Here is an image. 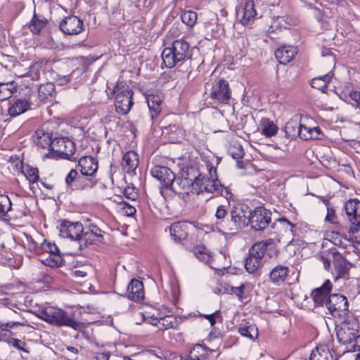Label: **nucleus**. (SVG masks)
Returning a JSON list of instances; mask_svg holds the SVG:
<instances>
[{
    "label": "nucleus",
    "mask_w": 360,
    "mask_h": 360,
    "mask_svg": "<svg viewBox=\"0 0 360 360\" xmlns=\"http://www.w3.org/2000/svg\"><path fill=\"white\" fill-rule=\"evenodd\" d=\"M209 174H198L192 183V190L198 194L203 192L212 193L215 195H221L225 198L228 203L233 200V195L229 187L223 186L217 176V169L212 165L207 166Z\"/></svg>",
    "instance_id": "f257e3e1"
},
{
    "label": "nucleus",
    "mask_w": 360,
    "mask_h": 360,
    "mask_svg": "<svg viewBox=\"0 0 360 360\" xmlns=\"http://www.w3.org/2000/svg\"><path fill=\"white\" fill-rule=\"evenodd\" d=\"M189 44L184 39L175 40L170 46L162 52V58L165 66L172 68L182 63L188 54Z\"/></svg>",
    "instance_id": "f03ea898"
},
{
    "label": "nucleus",
    "mask_w": 360,
    "mask_h": 360,
    "mask_svg": "<svg viewBox=\"0 0 360 360\" xmlns=\"http://www.w3.org/2000/svg\"><path fill=\"white\" fill-rule=\"evenodd\" d=\"M39 317L46 321L57 326H66L75 329L79 326L72 315L68 314L63 310L48 306L39 311Z\"/></svg>",
    "instance_id": "7ed1b4c3"
},
{
    "label": "nucleus",
    "mask_w": 360,
    "mask_h": 360,
    "mask_svg": "<svg viewBox=\"0 0 360 360\" xmlns=\"http://www.w3.org/2000/svg\"><path fill=\"white\" fill-rule=\"evenodd\" d=\"M245 205H237L230 211V217L226 218V224H224V231L229 233H235L250 224V211Z\"/></svg>",
    "instance_id": "20e7f679"
},
{
    "label": "nucleus",
    "mask_w": 360,
    "mask_h": 360,
    "mask_svg": "<svg viewBox=\"0 0 360 360\" xmlns=\"http://www.w3.org/2000/svg\"><path fill=\"white\" fill-rule=\"evenodd\" d=\"M114 94L116 112L122 115H127L134 104L132 90L122 82L115 86Z\"/></svg>",
    "instance_id": "39448f33"
},
{
    "label": "nucleus",
    "mask_w": 360,
    "mask_h": 360,
    "mask_svg": "<svg viewBox=\"0 0 360 360\" xmlns=\"http://www.w3.org/2000/svg\"><path fill=\"white\" fill-rule=\"evenodd\" d=\"M272 243V240H262L255 243L249 250V254L244 259L245 270H258L262 267V259L266 251L267 246Z\"/></svg>",
    "instance_id": "423d86ee"
},
{
    "label": "nucleus",
    "mask_w": 360,
    "mask_h": 360,
    "mask_svg": "<svg viewBox=\"0 0 360 360\" xmlns=\"http://www.w3.org/2000/svg\"><path fill=\"white\" fill-rule=\"evenodd\" d=\"M41 249L46 252L48 256L41 259V262L47 266L51 268L60 267L63 263V259L59 252V249L55 243H52L46 240L41 244Z\"/></svg>",
    "instance_id": "0eeeda50"
},
{
    "label": "nucleus",
    "mask_w": 360,
    "mask_h": 360,
    "mask_svg": "<svg viewBox=\"0 0 360 360\" xmlns=\"http://www.w3.org/2000/svg\"><path fill=\"white\" fill-rule=\"evenodd\" d=\"M337 338L340 344L347 345V349L360 350V335H356L355 330L349 327L340 328L336 332Z\"/></svg>",
    "instance_id": "6e6552de"
},
{
    "label": "nucleus",
    "mask_w": 360,
    "mask_h": 360,
    "mask_svg": "<svg viewBox=\"0 0 360 360\" xmlns=\"http://www.w3.org/2000/svg\"><path fill=\"white\" fill-rule=\"evenodd\" d=\"M326 306L333 316H340L348 310L347 299L342 295L333 294L327 298Z\"/></svg>",
    "instance_id": "1a4fd4ad"
},
{
    "label": "nucleus",
    "mask_w": 360,
    "mask_h": 360,
    "mask_svg": "<svg viewBox=\"0 0 360 360\" xmlns=\"http://www.w3.org/2000/svg\"><path fill=\"white\" fill-rule=\"evenodd\" d=\"M271 212L262 207H257L252 212H250V224L256 230L266 229L271 221Z\"/></svg>",
    "instance_id": "9d476101"
},
{
    "label": "nucleus",
    "mask_w": 360,
    "mask_h": 360,
    "mask_svg": "<svg viewBox=\"0 0 360 360\" xmlns=\"http://www.w3.org/2000/svg\"><path fill=\"white\" fill-rule=\"evenodd\" d=\"M210 98L220 103H228L231 98L228 82L223 79L215 80L212 84Z\"/></svg>",
    "instance_id": "9b49d317"
},
{
    "label": "nucleus",
    "mask_w": 360,
    "mask_h": 360,
    "mask_svg": "<svg viewBox=\"0 0 360 360\" xmlns=\"http://www.w3.org/2000/svg\"><path fill=\"white\" fill-rule=\"evenodd\" d=\"M60 30L65 34L75 35L84 30L83 20L76 15H68L63 18L59 25Z\"/></svg>",
    "instance_id": "f8f14e48"
},
{
    "label": "nucleus",
    "mask_w": 360,
    "mask_h": 360,
    "mask_svg": "<svg viewBox=\"0 0 360 360\" xmlns=\"http://www.w3.org/2000/svg\"><path fill=\"white\" fill-rule=\"evenodd\" d=\"M52 151L57 153L63 158L70 159L75 152V143L67 138H55L53 139Z\"/></svg>",
    "instance_id": "ddd939ff"
},
{
    "label": "nucleus",
    "mask_w": 360,
    "mask_h": 360,
    "mask_svg": "<svg viewBox=\"0 0 360 360\" xmlns=\"http://www.w3.org/2000/svg\"><path fill=\"white\" fill-rule=\"evenodd\" d=\"M83 231L84 228L80 222L64 221L60 224V236L64 238H68L71 240H77L78 243Z\"/></svg>",
    "instance_id": "4468645a"
},
{
    "label": "nucleus",
    "mask_w": 360,
    "mask_h": 360,
    "mask_svg": "<svg viewBox=\"0 0 360 360\" xmlns=\"http://www.w3.org/2000/svg\"><path fill=\"white\" fill-rule=\"evenodd\" d=\"M257 15L255 4L251 0L246 1L244 6L236 11V18L244 26H251Z\"/></svg>",
    "instance_id": "2eb2a0df"
},
{
    "label": "nucleus",
    "mask_w": 360,
    "mask_h": 360,
    "mask_svg": "<svg viewBox=\"0 0 360 360\" xmlns=\"http://www.w3.org/2000/svg\"><path fill=\"white\" fill-rule=\"evenodd\" d=\"M143 318L144 321L156 326L159 330H162L174 328L177 322L176 317L170 315L163 317H156L154 316H146L145 314H143Z\"/></svg>",
    "instance_id": "dca6fc26"
},
{
    "label": "nucleus",
    "mask_w": 360,
    "mask_h": 360,
    "mask_svg": "<svg viewBox=\"0 0 360 360\" xmlns=\"http://www.w3.org/2000/svg\"><path fill=\"white\" fill-rule=\"evenodd\" d=\"M150 174L166 188L175 179L174 173L167 167L156 165L151 169Z\"/></svg>",
    "instance_id": "f3484780"
},
{
    "label": "nucleus",
    "mask_w": 360,
    "mask_h": 360,
    "mask_svg": "<svg viewBox=\"0 0 360 360\" xmlns=\"http://www.w3.org/2000/svg\"><path fill=\"white\" fill-rule=\"evenodd\" d=\"M78 167L81 174L86 176H92L98 169V162L91 156H84L79 159Z\"/></svg>",
    "instance_id": "a211bd4d"
},
{
    "label": "nucleus",
    "mask_w": 360,
    "mask_h": 360,
    "mask_svg": "<svg viewBox=\"0 0 360 360\" xmlns=\"http://www.w3.org/2000/svg\"><path fill=\"white\" fill-rule=\"evenodd\" d=\"M331 283L328 279L324 281L323 285L314 290L311 292V297L317 305H323V303L326 304V301L327 298L328 297V293L330 292L331 290Z\"/></svg>",
    "instance_id": "6ab92c4d"
},
{
    "label": "nucleus",
    "mask_w": 360,
    "mask_h": 360,
    "mask_svg": "<svg viewBox=\"0 0 360 360\" xmlns=\"http://www.w3.org/2000/svg\"><path fill=\"white\" fill-rule=\"evenodd\" d=\"M127 297L135 302L141 301L144 297L143 285L141 281L132 279L127 287Z\"/></svg>",
    "instance_id": "aec40b11"
},
{
    "label": "nucleus",
    "mask_w": 360,
    "mask_h": 360,
    "mask_svg": "<svg viewBox=\"0 0 360 360\" xmlns=\"http://www.w3.org/2000/svg\"><path fill=\"white\" fill-rule=\"evenodd\" d=\"M189 225L185 221L173 223L169 228V233L175 241H180L186 238Z\"/></svg>",
    "instance_id": "412c9836"
},
{
    "label": "nucleus",
    "mask_w": 360,
    "mask_h": 360,
    "mask_svg": "<svg viewBox=\"0 0 360 360\" xmlns=\"http://www.w3.org/2000/svg\"><path fill=\"white\" fill-rule=\"evenodd\" d=\"M271 281L280 285L284 281H287L289 284H292L297 281L299 277L298 271H291V276L287 274V271H271L269 274Z\"/></svg>",
    "instance_id": "4be33fe9"
},
{
    "label": "nucleus",
    "mask_w": 360,
    "mask_h": 360,
    "mask_svg": "<svg viewBox=\"0 0 360 360\" xmlns=\"http://www.w3.org/2000/svg\"><path fill=\"white\" fill-rule=\"evenodd\" d=\"M146 101L150 110L151 120L153 121L162 110V96L158 94H149L146 96Z\"/></svg>",
    "instance_id": "5701e85b"
},
{
    "label": "nucleus",
    "mask_w": 360,
    "mask_h": 360,
    "mask_svg": "<svg viewBox=\"0 0 360 360\" xmlns=\"http://www.w3.org/2000/svg\"><path fill=\"white\" fill-rule=\"evenodd\" d=\"M360 201L357 199H350L345 204L346 214L351 225H360V215L357 214V205Z\"/></svg>",
    "instance_id": "b1692460"
},
{
    "label": "nucleus",
    "mask_w": 360,
    "mask_h": 360,
    "mask_svg": "<svg viewBox=\"0 0 360 360\" xmlns=\"http://www.w3.org/2000/svg\"><path fill=\"white\" fill-rule=\"evenodd\" d=\"M297 53L296 48L291 46H283L275 51V57L281 64L290 63Z\"/></svg>",
    "instance_id": "393cba45"
},
{
    "label": "nucleus",
    "mask_w": 360,
    "mask_h": 360,
    "mask_svg": "<svg viewBox=\"0 0 360 360\" xmlns=\"http://www.w3.org/2000/svg\"><path fill=\"white\" fill-rule=\"evenodd\" d=\"M139 162L138 154L134 151L129 150L124 155L121 165L123 170L127 173H131L136 170Z\"/></svg>",
    "instance_id": "a878e982"
},
{
    "label": "nucleus",
    "mask_w": 360,
    "mask_h": 360,
    "mask_svg": "<svg viewBox=\"0 0 360 360\" xmlns=\"http://www.w3.org/2000/svg\"><path fill=\"white\" fill-rule=\"evenodd\" d=\"M55 85L52 82L42 84L39 87L38 96L39 100L44 103L52 102L56 97Z\"/></svg>",
    "instance_id": "bb28decb"
},
{
    "label": "nucleus",
    "mask_w": 360,
    "mask_h": 360,
    "mask_svg": "<svg viewBox=\"0 0 360 360\" xmlns=\"http://www.w3.org/2000/svg\"><path fill=\"white\" fill-rule=\"evenodd\" d=\"M30 109V103L25 98H18L11 101L8 113L11 117H16Z\"/></svg>",
    "instance_id": "cd10ccee"
},
{
    "label": "nucleus",
    "mask_w": 360,
    "mask_h": 360,
    "mask_svg": "<svg viewBox=\"0 0 360 360\" xmlns=\"http://www.w3.org/2000/svg\"><path fill=\"white\" fill-rule=\"evenodd\" d=\"M193 182L194 181L188 178H175L167 188L170 189L176 194H181L183 191L188 192L187 191L190 187H192Z\"/></svg>",
    "instance_id": "c85d7f7f"
},
{
    "label": "nucleus",
    "mask_w": 360,
    "mask_h": 360,
    "mask_svg": "<svg viewBox=\"0 0 360 360\" xmlns=\"http://www.w3.org/2000/svg\"><path fill=\"white\" fill-rule=\"evenodd\" d=\"M310 360H335V358L328 346L320 345L311 352Z\"/></svg>",
    "instance_id": "c756f323"
},
{
    "label": "nucleus",
    "mask_w": 360,
    "mask_h": 360,
    "mask_svg": "<svg viewBox=\"0 0 360 360\" xmlns=\"http://www.w3.org/2000/svg\"><path fill=\"white\" fill-rule=\"evenodd\" d=\"M37 144L42 148H49L52 150L53 139L52 134L45 131L44 129H37L35 132Z\"/></svg>",
    "instance_id": "7c9ffc66"
},
{
    "label": "nucleus",
    "mask_w": 360,
    "mask_h": 360,
    "mask_svg": "<svg viewBox=\"0 0 360 360\" xmlns=\"http://www.w3.org/2000/svg\"><path fill=\"white\" fill-rule=\"evenodd\" d=\"M300 130V138L302 140L321 139L323 134L320 127H307L302 124Z\"/></svg>",
    "instance_id": "2f4dec72"
},
{
    "label": "nucleus",
    "mask_w": 360,
    "mask_h": 360,
    "mask_svg": "<svg viewBox=\"0 0 360 360\" xmlns=\"http://www.w3.org/2000/svg\"><path fill=\"white\" fill-rule=\"evenodd\" d=\"M47 22L48 20L45 17L34 13L27 26L33 34H39L46 27Z\"/></svg>",
    "instance_id": "473e14b6"
},
{
    "label": "nucleus",
    "mask_w": 360,
    "mask_h": 360,
    "mask_svg": "<svg viewBox=\"0 0 360 360\" xmlns=\"http://www.w3.org/2000/svg\"><path fill=\"white\" fill-rule=\"evenodd\" d=\"M333 259V264L336 269V270H345L346 269L345 259L342 257L340 254L333 253L331 255ZM330 255H328V257H325L323 256L321 257V261L323 264L324 269L330 268Z\"/></svg>",
    "instance_id": "72a5a7b5"
},
{
    "label": "nucleus",
    "mask_w": 360,
    "mask_h": 360,
    "mask_svg": "<svg viewBox=\"0 0 360 360\" xmlns=\"http://www.w3.org/2000/svg\"><path fill=\"white\" fill-rule=\"evenodd\" d=\"M302 124H300L298 116H295L289 120L285 126V131L288 137L292 139L300 136Z\"/></svg>",
    "instance_id": "f704fd0d"
},
{
    "label": "nucleus",
    "mask_w": 360,
    "mask_h": 360,
    "mask_svg": "<svg viewBox=\"0 0 360 360\" xmlns=\"http://www.w3.org/2000/svg\"><path fill=\"white\" fill-rule=\"evenodd\" d=\"M192 252L199 261L205 264H208L212 259L210 250L204 245H195Z\"/></svg>",
    "instance_id": "c9c22d12"
},
{
    "label": "nucleus",
    "mask_w": 360,
    "mask_h": 360,
    "mask_svg": "<svg viewBox=\"0 0 360 360\" xmlns=\"http://www.w3.org/2000/svg\"><path fill=\"white\" fill-rule=\"evenodd\" d=\"M208 352H212V350L202 345H195L190 352V360H207Z\"/></svg>",
    "instance_id": "e433bc0d"
},
{
    "label": "nucleus",
    "mask_w": 360,
    "mask_h": 360,
    "mask_svg": "<svg viewBox=\"0 0 360 360\" xmlns=\"http://www.w3.org/2000/svg\"><path fill=\"white\" fill-rule=\"evenodd\" d=\"M17 87L13 81L0 82V100L5 101L11 98Z\"/></svg>",
    "instance_id": "4c0bfd02"
},
{
    "label": "nucleus",
    "mask_w": 360,
    "mask_h": 360,
    "mask_svg": "<svg viewBox=\"0 0 360 360\" xmlns=\"http://www.w3.org/2000/svg\"><path fill=\"white\" fill-rule=\"evenodd\" d=\"M261 125L262 127V134L267 137L274 136L278 131L276 125L269 119H262Z\"/></svg>",
    "instance_id": "58836bf2"
},
{
    "label": "nucleus",
    "mask_w": 360,
    "mask_h": 360,
    "mask_svg": "<svg viewBox=\"0 0 360 360\" xmlns=\"http://www.w3.org/2000/svg\"><path fill=\"white\" fill-rule=\"evenodd\" d=\"M239 333L250 340H254L258 337V330L255 325L243 326L239 328Z\"/></svg>",
    "instance_id": "ea45409f"
},
{
    "label": "nucleus",
    "mask_w": 360,
    "mask_h": 360,
    "mask_svg": "<svg viewBox=\"0 0 360 360\" xmlns=\"http://www.w3.org/2000/svg\"><path fill=\"white\" fill-rule=\"evenodd\" d=\"M216 224L221 229L224 230V224H226V218L228 217V212L225 205H219L215 212Z\"/></svg>",
    "instance_id": "a19ab883"
},
{
    "label": "nucleus",
    "mask_w": 360,
    "mask_h": 360,
    "mask_svg": "<svg viewBox=\"0 0 360 360\" xmlns=\"http://www.w3.org/2000/svg\"><path fill=\"white\" fill-rule=\"evenodd\" d=\"M96 184V181L92 179L86 178L85 176L79 175L77 184H74L73 190H85L91 188Z\"/></svg>",
    "instance_id": "79ce46f5"
},
{
    "label": "nucleus",
    "mask_w": 360,
    "mask_h": 360,
    "mask_svg": "<svg viewBox=\"0 0 360 360\" xmlns=\"http://www.w3.org/2000/svg\"><path fill=\"white\" fill-rule=\"evenodd\" d=\"M198 15L193 11H185L181 14V21L188 27H193L197 22Z\"/></svg>",
    "instance_id": "37998d69"
},
{
    "label": "nucleus",
    "mask_w": 360,
    "mask_h": 360,
    "mask_svg": "<svg viewBox=\"0 0 360 360\" xmlns=\"http://www.w3.org/2000/svg\"><path fill=\"white\" fill-rule=\"evenodd\" d=\"M22 173L31 184L37 183L39 181V170L37 167L27 165L25 169L22 171Z\"/></svg>",
    "instance_id": "c03bdc74"
},
{
    "label": "nucleus",
    "mask_w": 360,
    "mask_h": 360,
    "mask_svg": "<svg viewBox=\"0 0 360 360\" xmlns=\"http://www.w3.org/2000/svg\"><path fill=\"white\" fill-rule=\"evenodd\" d=\"M42 72L41 65L39 63H34L30 66V70L26 73L25 76L30 77L32 80L37 81L40 79Z\"/></svg>",
    "instance_id": "a18cd8bd"
},
{
    "label": "nucleus",
    "mask_w": 360,
    "mask_h": 360,
    "mask_svg": "<svg viewBox=\"0 0 360 360\" xmlns=\"http://www.w3.org/2000/svg\"><path fill=\"white\" fill-rule=\"evenodd\" d=\"M11 201L6 195H0V216H5L11 209Z\"/></svg>",
    "instance_id": "49530a36"
},
{
    "label": "nucleus",
    "mask_w": 360,
    "mask_h": 360,
    "mask_svg": "<svg viewBox=\"0 0 360 360\" xmlns=\"http://www.w3.org/2000/svg\"><path fill=\"white\" fill-rule=\"evenodd\" d=\"M98 243L96 238L86 231H83L79 242L78 243L79 249H82L86 247L88 244H92Z\"/></svg>",
    "instance_id": "de8ad7c7"
},
{
    "label": "nucleus",
    "mask_w": 360,
    "mask_h": 360,
    "mask_svg": "<svg viewBox=\"0 0 360 360\" xmlns=\"http://www.w3.org/2000/svg\"><path fill=\"white\" fill-rule=\"evenodd\" d=\"M79 175L76 169H71L65 178V183L68 188L73 190L74 184H77Z\"/></svg>",
    "instance_id": "09e8293b"
},
{
    "label": "nucleus",
    "mask_w": 360,
    "mask_h": 360,
    "mask_svg": "<svg viewBox=\"0 0 360 360\" xmlns=\"http://www.w3.org/2000/svg\"><path fill=\"white\" fill-rule=\"evenodd\" d=\"M244 289H245V285L242 284L238 287H233V286H229L228 288L225 290L224 292H230L236 295L239 300L240 302H243L244 300Z\"/></svg>",
    "instance_id": "8fccbe9b"
},
{
    "label": "nucleus",
    "mask_w": 360,
    "mask_h": 360,
    "mask_svg": "<svg viewBox=\"0 0 360 360\" xmlns=\"http://www.w3.org/2000/svg\"><path fill=\"white\" fill-rule=\"evenodd\" d=\"M306 5L312 10L314 16L319 20L321 21L323 20V17L324 15H326V9L327 8H323L321 9L319 7L313 6L311 3H307V1H304Z\"/></svg>",
    "instance_id": "3c124183"
},
{
    "label": "nucleus",
    "mask_w": 360,
    "mask_h": 360,
    "mask_svg": "<svg viewBox=\"0 0 360 360\" xmlns=\"http://www.w3.org/2000/svg\"><path fill=\"white\" fill-rule=\"evenodd\" d=\"M96 238L97 242H102L103 240L102 231L96 225L90 224L86 231Z\"/></svg>",
    "instance_id": "603ef678"
},
{
    "label": "nucleus",
    "mask_w": 360,
    "mask_h": 360,
    "mask_svg": "<svg viewBox=\"0 0 360 360\" xmlns=\"http://www.w3.org/2000/svg\"><path fill=\"white\" fill-rule=\"evenodd\" d=\"M229 152L231 156L234 159H240L243 158L244 150L240 145H233L230 147Z\"/></svg>",
    "instance_id": "864d4df0"
},
{
    "label": "nucleus",
    "mask_w": 360,
    "mask_h": 360,
    "mask_svg": "<svg viewBox=\"0 0 360 360\" xmlns=\"http://www.w3.org/2000/svg\"><path fill=\"white\" fill-rule=\"evenodd\" d=\"M342 360H360V350L347 349L344 352Z\"/></svg>",
    "instance_id": "5fc2aeb1"
},
{
    "label": "nucleus",
    "mask_w": 360,
    "mask_h": 360,
    "mask_svg": "<svg viewBox=\"0 0 360 360\" xmlns=\"http://www.w3.org/2000/svg\"><path fill=\"white\" fill-rule=\"evenodd\" d=\"M124 195L127 198L133 201L134 202L138 198V192L135 187L134 186H127L124 190Z\"/></svg>",
    "instance_id": "6e6d98bb"
},
{
    "label": "nucleus",
    "mask_w": 360,
    "mask_h": 360,
    "mask_svg": "<svg viewBox=\"0 0 360 360\" xmlns=\"http://www.w3.org/2000/svg\"><path fill=\"white\" fill-rule=\"evenodd\" d=\"M120 205L127 216L131 217L136 213V209L134 205H131L124 201H122Z\"/></svg>",
    "instance_id": "4d7b16f0"
},
{
    "label": "nucleus",
    "mask_w": 360,
    "mask_h": 360,
    "mask_svg": "<svg viewBox=\"0 0 360 360\" xmlns=\"http://www.w3.org/2000/svg\"><path fill=\"white\" fill-rule=\"evenodd\" d=\"M311 86L313 88L320 89L322 91L327 87L328 84L322 82L320 78H314L311 80Z\"/></svg>",
    "instance_id": "13d9d810"
},
{
    "label": "nucleus",
    "mask_w": 360,
    "mask_h": 360,
    "mask_svg": "<svg viewBox=\"0 0 360 360\" xmlns=\"http://www.w3.org/2000/svg\"><path fill=\"white\" fill-rule=\"evenodd\" d=\"M325 220L331 224L337 223V217L335 216V210L333 208L327 207V214Z\"/></svg>",
    "instance_id": "bf43d9fd"
},
{
    "label": "nucleus",
    "mask_w": 360,
    "mask_h": 360,
    "mask_svg": "<svg viewBox=\"0 0 360 360\" xmlns=\"http://www.w3.org/2000/svg\"><path fill=\"white\" fill-rule=\"evenodd\" d=\"M349 233L354 236L356 242L360 243V225H351Z\"/></svg>",
    "instance_id": "052dcab7"
},
{
    "label": "nucleus",
    "mask_w": 360,
    "mask_h": 360,
    "mask_svg": "<svg viewBox=\"0 0 360 360\" xmlns=\"http://www.w3.org/2000/svg\"><path fill=\"white\" fill-rule=\"evenodd\" d=\"M204 316L209 321L211 326H214L216 319L221 318V314L219 311H216L211 314H205Z\"/></svg>",
    "instance_id": "680f3d73"
},
{
    "label": "nucleus",
    "mask_w": 360,
    "mask_h": 360,
    "mask_svg": "<svg viewBox=\"0 0 360 360\" xmlns=\"http://www.w3.org/2000/svg\"><path fill=\"white\" fill-rule=\"evenodd\" d=\"M349 97L356 103L357 108L360 109V92L352 91L349 94Z\"/></svg>",
    "instance_id": "e2e57ef3"
},
{
    "label": "nucleus",
    "mask_w": 360,
    "mask_h": 360,
    "mask_svg": "<svg viewBox=\"0 0 360 360\" xmlns=\"http://www.w3.org/2000/svg\"><path fill=\"white\" fill-rule=\"evenodd\" d=\"M11 344L13 347L17 348L19 350H22L25 352H27V350H25L22 347H21L20 345L22 344V342L20 340L13 338L11 340Z\"/></svg>",
    "instance_id": "0e129e2a"
},
{
    "label": "nucleus",
    "mask_w": 360,
    "mask_h": 360,
    "mask_svg": "<svg viewBox=\"0 0 360 360\" xmlns=\"http://www.w3.org/2000/svg\"><path fill=\"white\" fill-rule=\"evenodd\" d=\"M333 76V74L332 72V71H330L328 73L323 75V76H320V77H318L317 78H320V79L325 82L326 84H328V83L330 82V79H332Z\"/></svg>",
    "instance_id": "69168bd1"
},
{
    "label": "nucleus",
    "mask_w": 360,
    "mask_h": 360,
    "mask_svg": "<svg viewBox=\"0 0 360 360\" xmlns=\"http://www.w3.org/2000/svg\"><path fill=\"white\" fill-rule=\"evenodd\" d=\"M86 276V271H72V277L83 278Z\"/></svg>",
    "instance_id": "338daca9"
},
{
    "label": "nucleus",
    "mask_w": 360,
    "mask_h": 360,
    "mask_svg": "<svg viewBox=\"0 0 360 360\" xmlns=\"http://www.w3.org/2000/svg\"><path fill=\"white\" fill-rule=\"evenodd\" d=\"M171 360H190V358L189 356L187 357V356H182V355H174L172 359Z\"/></svg>",
    "instance_id": "774afa93"
}]
</instances>
